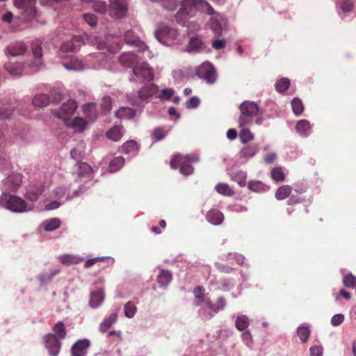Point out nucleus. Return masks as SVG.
<instances>
[{"instance_id":"nucleus-63","label":"nucleus","mask_w":356,"mask_h":356,"mask_svg":"<svg viewBox=\"0 0 356 356\" xmlns=\"http://www.w3.org/2000/svg\"><path fill=\"white\" fill-rule=\"evenodd\" d=\"M343 315L341 314H335L331 319V323L334 326H338L343 323Z\"/></svg>"},{"instance_id":"nucleus-35","label":"nucleus","mask_w":356,"mask_h":356,"mask_svg":"<svg viewBox=\"0 0 356 356\" xmlns=\"http://www.w3.org/2000/svg\"><path fill=\"white\" fill-rule=\"evenodd\" d=\"M193 295L196 299L194 302V305L195 306H200L204 300V289L203 286H196L193 290Z\"/></svg>"},{"instance_id":"nucleus-27","label":"nucleus","mask_w":356,"mask_h":356,"mask_svg":"<svg viewBox=\"0 0 356 356\" xmlns=\"http://www.w3.org/2000/svg\"><path fill=\"white\" fill-rule=\"evenodd\" d=\"M98 262H106L108 265H113L114 264V259L109 257L89 259L85 262L84 267L86 268H90Z\"/></svg>"},{"instance_id":"nucleus-47","label":"nucleus","mask_w":356,"mask_h":356,"mask_svg":"<svg viewBox=\"0 0 356 356\" xmlns=\"http://www.w3.org/2000/svg\"><path fill=\"white\" fill-rule=\"evenodd\" d=\"M297 334L302 343H305L309 337L310 330L306 325H301L297 329Z\"/></svg>"},{"instance_id":"nucleus-51","label":"nucleus","mask_w":356,"mask_h":356,"mask_svg":"<svg viewBox=\"0 0 356 356\" xmlns=\"http://www.w3.org/2000/svg\"><path fill=\"white\" fill-rule=\"evenodd\" d=\"M124 310L125 316L131 318L134 316L137 308L131 301H129L124 305Z\"/></svg>"},{"instance_id":"nucleus-4","label":"nucleus","mask_w":356,"mask_h":356,"mask_svg":"<svg viewBox=\"0 0 356 356\" xmlns=\"http://www.w3.org/2000/svg\"><path fill=\"white\" fill-rule=\"evenodd\" d=\"M197 160V156L195 155H177L171 159L170 165L173 169L179 168V171L181 174L188 176L191 175L193 172V168L191 163Z\"/></svg>"},{"instance_id":"nucleus-13","label":"nucleus","mask_w":356,"mask_h":356,"mask_svg":"<svg viewBox=\"0 0 356 356\" xmlns=\"http://www.w3.org/2000/svg\"><path fill=\"white\" fill-rule=\"evenodd\" d=\"M90 346V342L88 339L78 340L71 348V355L72 356H86Z\"/></svg>"},{"instance_id":"nucleus-50","label":"nucleus","mask_w":356,"mask_h":356,"mask_svg":"<svg viewBox=\"0 0 356 356\" xmlns=\"http://www.w3.org/2000/svg\"><path fill=\"white\" fill-rule=\"evenodd\" d=\"M83 112L86 117L92 118L96 115V104L94 103L86 104L83 106Z\"/></svg>"},{"instance_id":"nucleus-7","label":"nucleus","mask_w":356,"mask_h":356,"mask_svg":"<svg viewBox=\"0 0 356 356\" xmlns=\"http://www.w3.org/2000/svg\"><path fill=\"white\" fill-rule=\"evenodd\" d=\"M157 91V87L154 83L146 84L137 92V97L130 99L134 105H140L143 101L153 96Z\"/></svg>"},{"instance_id":"nucleus-41","label":"nucleus","mask_w":356,"mask_h":356,"mask_svg":"<svg viewBox=\"0 0 356 356\" xmlns=\"http://www.w3.org/2000/svg\"><path fill=\"white\" fill-rule=\"evenodd\" d=\"M291 108L293 113L298 116L301 115L304 111V106L301 99L296 97L291 101Z\"/></svg>"},{"instance_id":"nucleus-48","label":"nucleus","mask_w":356,"mask_h":356,"mask_svg":"<svg viewBox=\"0 0 356 356\" xmlns=\"http://www.w3.org/2000/svg\"><path fill=\"white\" fill-rule=\"evenodd\" d=\"M275 89L279 92H285L290 86V81L287 78H282L275 85Z\"/></svg>"},{"instance_id":"nucleus-18","label":"nucleus","mask_w":356,"mask_h":356,"mask_svg":"<svg viewBox=\"0 0 356 356\" xmlns=\"http://www.w3.org/2000/svg\"><path fill=\"white\" fill-rule=\"evenodd\" d=\"M26 51V47L21 42H15L7 47L8 53L13 56L22 55L24 54Z\"/></svg>"},{"instance_id":"nucleus-1","label":"nucleus","mask_w":356,"mask_h":356,"mask_svg":"<svg viewBox=\"0 0 356 356\" xmlns=\"http://www.w3.org/2000/svg\"><path fill=\"white\" fill-rule=\"evenodd\" d=\"M119 62L124 66L132 67L133 74L141 81L153 79V74L147 63H139L138 56L133 53H125L119 57Z\"/></svg>"},{"instance_id":"nucleus-39","label":"nucleus","mask_w":356,"mask_h":356,"mask_svg":"<svg viewBox=\"0 0 356 356\" xmlns=\"http://www.w3.org/2000/svg\"><path fill=\"white\" fill-rule=\"evenodd\" d=\"M241 130L239 132V138L242 143H247L254 138L253 134L247 129L246 127H241Z\"/></svg>"},{"instance_id":"nucleus-38","label":"nucleus","mask_w":356,"mask_h":356,"mask_svg":"<svg viewBox=\"0 0 356 356\" xmlns=\"http://www.w3.org/2000/svg\"><path fill=\"white\" fill-rule=\"evenodd\" d=\"M216 191L223 195L232 196L234 193L233 189L225 183H219L216 186Z\"/></svg>"},{"instance_id":"nucleus-33","label":"nucleus","mask_w":356,"mask_h":356,"mask_svg":"<svg viewBox=\"0 0 356 356\" xmlns=\"http://www.w3.org/2000/svg\"><path fill=\"white\" fill-rule=\"evenodd\" d=\"M42 47L40 44L37 41L32 43V51L33 56L35 57V61L34 63L35 65L38 67L39 65H41L40 58L42 56Z\"/></svg>"},{"instance_id":"nucleus-25","label":"nucleus","mask_w":356,"mask_h":356,"mask_svg":"<svg viewBox=\"0 0 356 356\" xmlns=\"http://www.w3.org/2000/svg\"><path fill=\"white\" fill-rule=\"evenodd\" d=\"M54 335L59 340L64 339L67 336V330L62 321L57 322L52 328Z\"/></svg>"},{"instance_id":"nucleus-10","label":"nucleus","mask_w":356,"mask_h":356,"mask_svg":"<svg viewBox=\"0 0 356 356\" xmlns=\"http://www.w3.org/2000/svg\"><path fill=\"white\" fill-rule=\"evenodd\" d=\"M45 347L48 349L51 356H57L60 350V340L53 334H47L44 338Z\"/></svg>"},{"instance_id":"nucleus-23","label":"nucleus","mask_w":356,"mask_h":356,"mask_svg":"<svg viewBox=\"0 0 356 356\" xmlns=\"http://www.w3.org/2000/svg\"><path fill=\"white\" fill-rule=\"evenodd\" d=\"M310 123L307 120H299L296 125V131L302 136H307L310 133Z\"/></svg>"},{"instance_id":"nucleus-40","label":"nucleus","mask_w":356,"mask_h":356,"mask_svg":"<svg viewBox=\"0 0 356 356\" xmlns=\"http://www.w3.org/2000/svg\"><path fill=\"white\" fill-rule=\"evenodd\" d=\"M250 324L248 318L245 315L237 316L235 322L236 327L239 331H244Z\"/></svg>"},{"instance_id":"nucleus-19","label":"nucleus","mask_w":356,"mask_h":356,"mask_svg":"<svg viewBox=\"0 0 356 356\" xmlns=\"http://www.w3.org/2000/svg\"><path fill=\"white\" fill-rule=\"evenodd\" d=\"M104 299V291L103 289H99L92 292L90 296V304L92 307H98Z\"/></svg>"},{"instance_id":"nucleus-2","label":"nucleus","mask_w":356,"mask_h":356,"mask_svg":"<svg viewBox=\"0 0 356 356\" xmlns=\"http://www.w3.org/2000/svg\"><path fill=\"white\" fill-rule=\"evenodd\" d=\"M197 13L196 0H183L180 3V8L175 15L177 23L182 26H187L189 29L197 31L200 25L191 22L187 24V19L195 15Z\"/></svg>"},{"instance_id":"nucleus-46","label":"nucleus","mask_w":356,"mask_h":356,"mask_svg":"<svg viewBox=\"0 0 356 356\" xmlns=\"http://www.w3.org/2000/svg\"><path fill=\"white\" fill-rule=\"evenodd\" d=\"M271 177L277 182L283 181L285 179V175L281 167H275L271 170Z\"/></svg>"},{"instance_id":"nucleus-61","label":"nucleus","mask_w":356,"mask_h":356,"mask_svg":"<svg viewBox=\"0 0 356 356\" xmlns=\"http://www.w3.org/2000/svg\"><path fill=\"white\" fill-rule=\"evenodd\" d=\"M323 347L320 346H312L309 349L310 356H322Z\"/></svg>"},{"instance_id":"nucleus-30","label":"nucleus","mask_w":356,"mask_h":356,"mask_svg":"<svg viewBox=\"0 0 356 356\" xmlns=\"http://www.w3.org/2000/svg\"><path fill=\"white\" fill-rule=\"evenodd\" d=\"M197 11L213 15L215 13L213 7L206 0H196Z\"/></svg>"},{"instance_id":"nucleus-58","label":"nucleus","mask_w":356,"mask_h":356,"mask_svg":"<svg viewBox=\"0 0 356 356\" xmlns=\"http://www.w3.org/2000/svg\"><path fill=\"white\" fill-rule=\"evenodd\" d=\"M186 104L187 108H195L200 104V99L196 97H192Z\"/></svg>"},{"instance_id":"nucleus-26","label":"nucleus","mask_w":356,"mask_h":356,"mask_svg":"<svg viewBox=\"0 0 356 356\" xmlns=\"http://www.w3.org/2000/svg\"><path fill=\"white\" fill-rule=\"evenodd\" d=\"M115 116L122 120H130L135 116V111L129 107H121L115 113Z\"/></svg>"},{"instance_id":"nucleus-55","label":"nucleus","mask_w":356,"mask_h":356,"mask_svg":"<svg viewBox=\"0 0 356 356\" xmlns=\"http://www.w3.org/2000/svg\"><path fill=\"white\" fill-rule=\"evenodd\" d=\"M354 8V3L352 0H343L340 3V8L343 13H350Z\"/></svg>"},{"instance_id":"nucleus-64","label":"nucleus","mask_w":356,"mask_h":356,"mask_svg":"<svg viewBox=\"0 0 356 356\" xmlns=\"http://www.w3.org/2000/svg\"><path fill=\"white\" fill-rule=\"evenodd\" d=\"M84 20L90 26H95L97 23V17L93 14H85L83 15Z\"/></svg>"},{"instance_id":"nucleus-32","label":"nucleus","mask_w":356,"mask_h":356,"mask_svg":"<svg viewBox=\"0 0 356 356\" xmlns=\"http://www.w3.org/2000/svg\"><path fill=\"white\" fill-rule=\"evenodd\" d=\"M118 315L116 313L111 314L99 325V330L101 332H105L117 321Z\"/></svg>"},{"instance_id":"nucleus-8","label":"nucleus","mask_w":356,"mask_h":356,"mask_svg":"<svg viewBox=\"0 0 356 356\" xmlns=\"http://www.w3.org/2000/svg\"><path fill=\"white\" fill-rule=\"evenodd\" d=\"M22 176L21 174L15 173L8 176L2 183L3 193L7 191H16L21 186Z\"/></svg>"},{"instance_id":"nucleus-60","label":"nucleus","mask_w":356,"mask_h":356,"mask_svg":"<svg viewBox=\"0 0 356 356\" xmlns=\"http://www.w3.org/2000/svg\"><path fill=\"white\" fill-rule=\"evenodd\" d=\"M13 114V111L7 107L0 108V119H8Z\"/></svg>"},{"instance_id":"nucleus-17","label":"nucleus","mask_w":356,"mask_h":356,"mask_svg":"<svg viewBox=\"0 0 356 356\" xmlns=\"http://www.w3.org/2000/svg\"><path fill=\"white\" fill-rule=\"evenodd\" d=\"M207 220L213 225H220L223 220L222 213L217 209L209 210L206 215Z\"/></svg>"},{"instance_id":"nucleus-43","label":"nucleus","mask_w":356,"mask_h":356,"mask_svg":"<svg viewBox=\"0 0 356 356\" xmlns=\"http://www.w3.org/2000/svg\"><path fill=\"white\" fill-rule=\"evenodd\" d=\"M247 175L243 171H238L232 175V179L238 183V184L243 187L246 184Z\"/></svg>"},{"instance_id":"nucleus-28","label":"nucleus","mask_w":356,"mask_h":356,"mask_svg":"<svg viewBox=\"0 0 356 356\" xmlns=\"http://www.w3.org/2000/svg\"><path fill=\"white\" fill-rule=\"evenodd\" d=\"M58 260L63 265L69 266L80 263L82 259L76 255L63 254L59 257Z\"/></svg>"},{"instance_id":"nucleus-54","label":"nucleus","mask_w":356,"mask_h":356,"mask_svg":"<svg viewBox=\"0 0 356 356\" xmlns=\"http://www.w3.org/2000/svg\"><path fill=\"white\" fill-rule=\"evenodd\" d=\"M65 67L67 70H73L75 71H79L83 70V64L81 61L76 60H72L68 64H65Z\"/></svg>"},{"instance_id":"nucleus-31","label":"nucleus","mask_w":356,"mask_h":356,"mask_svg":"<svg viewBox=\"0 0 356 356\" xmlns=\"http://www.w3.org/2000/svg\"><path fill=\"white\" fill-rule=\"evenodd\" d=\"M172 280V274L170 271L161 270L157 276V281L161 286H166Z\"/></svg>"},{"instance_id":"nucleus-3","label":"nucleus","mask_w":356,"mask_h":356,"mask_svg":"<svg viewBox=\"0 0 356 356\" xmlns=\"http://www.w3.org/2000/svg\"><path fill=\"white\" fill-rule=\"evenodd\" d=\"M239 109L241 111V115L238 119L240 127L251 125L253 122L254 118L262 114L258 105L253 102H243L240 105Z\"/></svg>"},{"instance_id":"nucleus-56","label":"nucleus","mask_w":356,"mask_h":356,"mask_svg":"<svg viewBox=\"0 0 356 356\" xmlns=\"http://www.w3.org/2000/svg\"><path fill=\"white\" fill-rule=\"evenodd\" d=\"M173 95H174V90L172 89L166 88V89H163L161 91L159 97L161 100H168V99H170Z\"/></svg>"},{"instance_id":"nucleus-49","label":"nucleus","mask_w":356,"mask_h":356,"mask_svg":"<svg viewBox=\"0 0 356 356\" xmlns=\"http://www.w3.org/2000/svg\"><path fill=\"white\" fill-rule=\"evenodd\" d=\"M60 273V270L55 269L49 273H42L39 275V280L42 284H45L52 280L54 277Z\"/></svg>"},{"instance_id":"nucleus-22","label":"nucleus","mask_w":356,"mask_h":356,"mask_svg":"<svg viewBox=\"0 0 356 356\" xmlns=\"http://www.w3.org/2000/svg\"><path fill=\"white\" fill-rule=\"evenodd\" d=\"M65 122L67 126L73 127V128L76 129V131H80V132L83 131V130L86 128V126L88 124L86 120H85L83 118H80V117L75 118L70 122H68L67 120Z\"/></svg>"},{"instance_id":"nucleus-44","label":"nucleus","mask_w":356,"mask_h":356,"mask_svg":"<svg viewBox=\"0 0 356 356\" xmlns=\"http://www.w3.org/2000/svg\"><path fill=\"white\" fill-rule=\"evenodd\" d=\"M82 1H85V2L92 3H93V6H92L93 9L97 13H104L107 10L106 4L104 1H98V0H82Z\"/></svg>"},{"instance_id":"nucleus-12","label":"nucleus","mask_w":356,"mask_h":356,"mask_svg":"<svg viewBox=\"0 0 356 356\" xmlns=\"http://www.w3.org/2000/svg\"><path fill=\"white\" fill-rule=\"evenodd\" d=\"M77 108L76 102L74 100H68L64 103L60 107V110L55 113V115L67 121V117L73 115Z\"/></svg>"},{"instance_id":"nucleus-20","label":"nucleus","mask_w":356,"mask_h":356,"mask_svg":"<svg viewBox=\"0 0 356 356\" xmlns=\"http://www.w3.org/2000/svg\"><path fill=\"white\" fill-rule=\"evenodd\" d=\"M205 48V44L202 39L199 37L191 38L188 45V51L199 52Z\"/></svg>"},{"instance_id":"nucleus-52","label":"nucleus","mask_w":356,"mask_h":356,"mask_svg":"<svg viewBox=\"0 0 356 356\" xmlns=\"http://www.w3.org/2000/svg\"><path fill=\"white\" fill-rule=\"evenodd\" d=\"M168 129H165L163 127H156L152 133L153 137L155 138L156 141H159L165 138V136L168 134Z\"/></svg>"},{"instance_id":"nucleus-9","label":"nucleus","mask_w":356,"mask_h":356,"mask_svg":"<svg viewBox=\"0 0 356 356\" xmlns=\"http://www.w3.org/2000/svg\"><path fill=\"white\" fill-rule=\"evenodd\" d=\"M199 77L204 79L208 83H213L216 80V72L213 66L209 63H203L197 72Z\"/></svg>"},{"instance_id":"nucleus-16","label":"nucleus","mask_w":356,"mask_h":356,"mask_svg":"<svg viewBox=\"0 0 356 356\" xmlns=\"http://www.w3.org/2000/svg\"><path fill=\"white\" fill-rule=\"evenodd\" d=\"M44 186L41 184L37 186H31L26 191L25 197L27 200L31 202L38 200L39 197L44 192Z\"/></svg>"},{"instance_id":"nucleus-14","label":"nucleus","mask_w":356,"mask_h":356,"mask_svg":"<svg viewBox=\"0 0 356 356\" xmlns=\"http://www.w3.org/2000/svg\"><path fill=\"white\" fill-rule=\"evenodd\" d=\"M83 44L81 36H74L69 42L63 43L60 47V51L63 52H76Z\"/></svg>"},{"instance_id":"nucleus-37","label":"nucleus","mask_w":356,"mask_h":356,"mask_svg":"<svg viewBox=\"0 0 356 356\" xmlns=\"http://www.w3.org/2000/svg\"><path fill=\"white\" fill-rule=\"evenodd\" d=\"M61 224L58 218H51L44 222V229L47 232H52L60 227Z\"/></svg>"},{"instance_id":"nucleus-15","label":"nucleus","mask_w":356,"mask_h":356,"mask_svg":"<svg viewBox=\"0 0 356 356\" xmlns=\"http://www.w3.org/2000/svg\"><path fill=\"white\" fill-rule=\"evenodd\" d=\"M226 20L223 16L218 14L211 19L210 28L216 37H219L222 32L223 25Z\"/></svg>"},{"instance_id":"nucleus-11","label":"nucleus","mask_w":356,"mask_h":356,"mask_svg":"<svg viewBox=\"0 0 356 356\" xmlns=\"http://www.w3.org/2000/svg\"><path fill=\"white\" fill-rule=\"evenodd\" d=\"M127 10V3L126 0H110L108 11L111 15L117 17H123Z\"/></svg>"},{"instance_id":"nucleus-42","label":"nucleus","mask_w":356,"mask_h":356,"mask_svg":"<svg viewBox=\"0 0 356 356\" xmlns=\"http://www.w3.org/2000/svg\"><path fill=\"white\" fill-rule=\"evenodd\" d=\"M124 159L122 156L114 158L109 163V169L112 172L119 170L124 165Z\"/></svg>"},{"instance_id":"nucleus-21","label":"nucleus","mask_w":356,"mask_h":356,"mask_svg":"<svg viewBox=\"0 0 356 356\" xmlns=\"http://www.w3.org/2000/svg\"><path fill=\"white\" fill-rule=\"evenodd\" d=\"M258 151V145L255 144H249L244 146L240 151L241 158L249 159L256 154Z\"/></svg>"},{"instance_id":"nucleus-24","label":"nucleus","mask_w":356,"mask_h":356,"mask_svg":"<svg viewBox=\"0 0 356 356\" xmlns=\"http://www.w3.org/2000/svg\"><path fill=\"white\" fill-rule=\"evenodd\" d=\"M122 130V126L116 125L107 131L106 136L112 140L118 141L120 140L123 136Z\"/></svg>"},{"instance_id":"nucleus-29","label":"nucleus","mask_w":356,"mask_h":356,"mask_svg":"<svg viewBox=\"0 0 356 356\" xmlns=\"http://www.w3.org/2000/svg\"><path fill=\"white\" fill-rule=\"evenodd\" d=\"M292 192L289 185H283L278 188L275 192V197L278 200H283L289 197Z\"/></svg>"},{"instance_id":"nucleus-53","label":"nucleus","mask_w":356,"mask_h":356,"mask_svg":"<svg viewBox=\"0 0 356 356\" xmlns=\"http://www.w3.org/2000/svg\"><path fill=\"white\" fill-rule=\"evenodd\" d=\"M343 283L346 287L353 289L356 286V277L352 274H348L343 277Z\"/></svg>"},{"instance_id":"nucleus-45","label":"nucleus","mask_w":356,"mask_h":356,"mask_svg":"<svg viewBox=\"0 0 356 356\" xmlns=\"http://www.w3.org/2000/svg\"><path fill=\"white\" fill-rule=\"evenodd\" d=\"M138 149L137 143L134 140H129L122 145V152L126 154L135 153Z\"/></svg>"},{"instance_id":"nucleus-6","label":"nucleus","mask_w":356,"mask_h":356,"mask_svg":"<svg viewBox=\"0 0 356 356\" xmlns=\"http://www.w3.org/2000/svg\"><path fill=\"white\" fill-rule=\"evenodd\" d=\"M156 39L162 44L169 46L177 37V31L165 24H161L155 32Z\"/></svg>"},{"instance_id":"nucleus-36","label":"nucleus","mask_w":356,"mask_h":356,"mask_svg":"<svg viewBox=\"0 0 356 356\" xmlns=\"http://www.w3.org/2000/svg\"><path fill=\"white\" fill-rule=\"evenodd\" d=\"M33 104L38 107H44L48 105L49 98L47 95L40 94L33 98Z\"/></svg>"},{"instance_id":"nucleus-57","label":"nucleus","mask_w":356,"mask_h":356,"mask_svg":"<svg viewBox=\"0 0 356 356\" xmlns=\"http://www.w3.org/2000/svg\"><path fill=\"white\" fill-rule=\"evenodd\" d=\"M241 338L243 341L245 343V344L248 346H251L252 344V337L251 333L249 331L244 332L242 335Z\"/></svg>"},{"instance_id":"nucleus-34","label":"nucleus","mask_w":356,"mask_h":356,"mask_svg":"<svg viewBox=\"0 0 356 356\" xmlns=\"http://www.w3.org/2000/svg\"><path fill=\"white\" fill-rule=\"evenodd\" d=\"M6 70L11 75H20L23 71V66L20 63H7L5 65Z\"/></svg>"},{"instance_id":"nucleus-62","label":"nucleus","mask_w":356,"mask_h":356,"mask_svg":"<svg viewBox=\"0 0 356 356\" xmlns=\"http://www.w3.org/2000/svg\"><path fill=\"white\" fill-rule=\"evenodd\" d=\"M111 99L109 97H104L102 102V108L105 111H109L111 109Z\"/></svg>"},{"instance_id":"nucleus-59","label":"nucleus","mask_w":356,"mask_h":356,"mask_svg":"<svg viewBox=\"0 0 356 356\" xmlns=\"http://www.w3.org/2000/svg\"><path fill=\"white\" fill-rule=\"evenodd\" d=\"M262 183L259 181H250L248 183V188L252 191L257 192L261 188Z\"/></svg>"},{"instance_id":"nucleus-5","label":"nucleus","mask_w":356,"mask_h":356,"mask_svg":"<svg viewBox=\"0 0 356 356\" xmlns=\"http://www.w3.org/2000/svg\"><path fill=\"white\" fill-rule=\"evenodd\" d=\"M6 202V208L17 213L27 211L26 202L19 197L10 195L7 193H3L0 197V205L3 206Z\"/></svg>"}]
</instances>
